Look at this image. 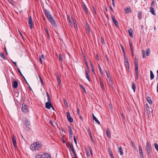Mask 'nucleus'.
<instances>
[{"label":"nucleus","mask_w":158,"mask_h":158,"mask_svg":"<svg viewBox=\"0 0 158 158\" xmlns=\"http://www.w3.org/2000/svg\"><path fill=\"white\" fill-rule=\"evenodd\" d=\"M131 143L132 144V145L133 148L135 149L136 148V147L135 144L134 142L133 141H131Z\"/></svg>","instance_id":"41"},{"label":"nucleus","mask_w":158,"mask_h":158,"mask_svg":"<svg viewBox=\"0 0 158 158\" xmlns=\"http://www.w3.org/2000/svg\"><path fill=\"white\" fill-rule=\"evenodd\" d=\"M58 57L60 60L62 61L63 60V56L61 54H59Z\"/></svg>","instance_id":"36"},{"label":"nucleus","mask_w":158,"mask_h":158,"mask_svg":"<svg viewBox=\"0 0 158 158\" xmlns=\"http://www.w3.org/2000/svg\"><path fill=\"white\" fill-rule=\"evenodd\" d=\"M139 78V73H135V79L136 80H138Z\"/></svg>","instance_id":"47"},{"label":"nucleus","mask_w":158,"mask_h":158,"mask_svg":"<svg viewBox=\"0 0 158 158\" xmlns=\"http://www.w3.org/2000/svg\"><path fill=\"white\" fill-rule=\"evenodd\" d=\"M147 100L149 104H152V102L151 100V98L150 97H147Z\"/></svg>","instance_id":"29"},{"label":"nucleus","mask_w":158,"mask_h":158,"mask_svg":"<svg viewBox=\"0 0 158 158\" xmlns=\"http://www.w3.org/2000/svg\"><path fill=\"white\" fill-rule=\"evenodd\" d=\"M0 56L2 58L3 60H6V58L5 56V55H4V54H3V53H2V52H1L0 53Z\"/></svg>","instance_id":"24"},{"label":"nucleus","mask_w":158,"mask_h":158,"mask_svg":"<svg viewBox=\"0 0 158 158\" xmlns=\"http://www.w3.org/2000/svg\"><path fill=\"white\" fill-rule=\"evenodd\" d=\"M86 129L87 130L88 133H89V135H91V133L89 128H86Z\"/></svg>","instance_id":"48"},{"label":"nucleus","mask_w":158,"mask_h":158,"mask_svg":"<svg viewBox=\"0 0 158 158\" xmlns=\"http://www.w3.org/2000/svg\"><path fill=\"white\" fill-rule=\"evenodd\" d=\"M72 20H73V23L74 24V23H76V21L75 20V19H73Z\"/></svg>","instance_id":"63"},{"label":"nucleus","mask_w":158,"mask_h":158,"mask_svg":"<svg viewBox=\"0 0 158 158\" xmlns=\"http://www.w3.org/2000/svg\"><path fill=\"white\" fill-rule=\"evenodd\" d=\"M125 13L126 14L129 13L131 12V9H130L129 8L127 7L125 9Z\"/></svg>","instance_id":"21"},{"label":"nucleus","mask_w":158,"mask_h":158,"mask_svg":"<svg viewBox=\"0 0 158 158\" xmlns=\"http://www.w3.org/2000/svg\"><path fill=\"white\" fill-rule=\"evenodd\" d=\"M142 12L140 11H139V12H138V18L139 19H140L142 18Z\"/></svg>","instance_id":"25"},{"label":"nucleus","mask_w":158,"mask_h":158,"mask_svg":"<svg viewBox=\"0 0 158 158\" xmlns=\"http://www.w3.org/2000/svg\"><path fill=\"white\" fill-rule=\"evenodd\" d=\"M151 146L150 144H149V142H147L146 144L145 149L146 151L147 152V153L149 155L150 154L151 152Z\"/></svg>","instance_id":"3"},{"label":"nucleus","mask_w":158,"mask_h":158,"mask_svg":"<svg viewBox=\"0 0 158 158\" xmlns=\"http://www.w3.org/2000/svg\"><path fill=\"white\" fill-rule=\"evenodd\" d=\"M64 102L65 105H67L68 103L67 102L66 100L65 99H64Z\"/></svg>","instance_id":"59"},{"label":"nucleus","mask_w":158,"mask_h":158,"mask_svg":"<svg viewBox=\"0 0 158 158\" xmlns=\"http://www.w3.org/2000/svg\"><path fill=\"white\" fill-rule=\"evenodd\" d=\"M150 79L152 80L154 78V74L151 70H150Z\"/></svg>","instance_id":"20"},{"label":"nucleus","mask_w":158,"mask_h":158,"mask_svg":"<svg viewBox=\"0 0 158 158\" xmlns=\"http://www.w3.org/2000/svg\"><path fill=\"white\" fill-rule=\"evenodd\" d=\"M124 60L125 63L126 62H128L127 58L126 57V56H124Z\"/></svg>","instance_id":"50"},{"label":"nucleus","mask_w":158,"mask_h":158,"mask_svg":"<svg viewBox=\"0 0 158 158\" xmlns=\"http://www.w3.org/2000/svg\"><path fill=\"white\" fill-rule=\"evenodd\" d=\"M106 76H107V77L108 78H109L110 77L109 74L106 71Z\"/></svg>","instance_id":"60"},{"label":"nucleus","mask_w":158,"mask_h":158,"mask_svg":"<svg viewBox=\"0 0 158 158\" xmlns=\"http://www.w3.org/2000/svg\"><path fill=\"white\" fill-rule=\"evenodd\" d=\"M101 86L102 87V89L104 90L105 89L104 84L102 81H101L100 82Z\"/></svg>","instance_id":"27"},{"label":"nucleus","mask_w":158,"mask_h":158,"mask_svg":"<svg viewBox=\"0 0 158 158\" xmlns=\"http://www.w3.org/2000/svg\"><path fill=\"white\" fill-rule=\"evenodd\" d=\"M93 118L99 125L100 124V122L98 121L96 117L94 116V114H92Z\"/></svg>","instance_id":"13"},{"label":"nucleus","mask_w":158,"mask_h":158,"mask_svg":"<svg viewBox=\"0 0 158 158\" xmlns=\"http://www.w3.org/2000/svg\"><path fill=\"white\" fill-rule=\"evenodd\" d=\"M155 4V1H153L151 3V5L152 6H153Z\"/></svg>","instance_id":"62"},{"label":"nucleus","mask_w":158,"mask_h":158,"mask_svg":"<svg viewBox=\"0 0 158 158\" xmlns=\"http://www.w3.org/2000/svg\"><path fill=\"white\" fill-rule=\"evenodd\" d=\"M98 69L99 70L100 72V73L102 74L103 73L102 70L101 68L100 67V66L99 64H98Z\"/></svg>","instance_id":"37"},{"label":"nucleus","mask_w":158,"mask_h":158,"mask_svg":"<svg viewBox=\"0 0 158 158\" xmlns=\"http://www.w3.org/2000/svg\"><path fill=\"white\" fill-rule=\"evenodd\" d=\"M150 12L153 15H155L156 14L155 12V10H154V9L152 7H151L150 8Z\"/></svg>","instance_id":"18"},{"label":"nucleus","mask_w":158,"mask_h":158,"mask_svg":"<svg viewBox=\"0 0 158 158\" xmlns=\"http://www.w3.org/2000/svg\"><path fill=\"white\" fill-rule=\"evenodd\" d=\"M35 158H51V156L48 153L40 152L35 155Z\"/></svg>","instance_id":"2"},{"label":"nucleus","mask_w":158,"mask_h":158,"mask_svg":"<svg viewBox=\"0 0 158 158\" xmlns=\"http://www.w3.org/2000/svg\"><path fill=\"white\" fill-rule=\"evenodd\" d=\"M48 101L45 103V107L48 109H50L51 106H52V104L51 103V101Z\"/></svg>","instance_id":"8"},{"label":"nucleus","mask_w":158,"mask_h":158,"mask_svg":"<svg viewBox=\"0 0 158 158\" xmlns=\"http://www.w3.org/2000/svg\"><path fill=\"white\" fill-rule=\"evenodd\" d=\"M143 57L144 58L145 57L146 52L145 51L143 50L142 51Z\"/></svg>","instance_id":"44"},{"label":"nucleus","mask_w":158,"mask_h":158,"mask_svg":"<svg viewBox=\"0 0 158 158\" xmlns=\"http://www.w3.org/2000/svg\"><path fill=\"white\" fill-rule=\"evenodd\" d=\"M66 115L67 118L69 122L70 123L73 122V119L71 117L70 114V113L69 112H67Z\"/></svg>","instance_id":"7"},{"label":"nucleus","mask_w":158,"mask_h":158,"mask_svg":"<svg viewBox=\"0 0 158 158\" xmlns=\"http://www.w3.org/2000/svg\"><path fill=\"white\" fill-rule=\"evenodd\" d=\"M42 58L44 60H45V56L44 55L42 54L41 56V58Z\"/></svg>","instance_id":"64"},{"label":"nucleus","mask_w":158,"mask_h":158,"mask_svg":"<svg viewBox=\"0 0 158 158\" xmlns=\"http://www.w3.org/2000/svg\"><path fill=\"white\" fill-rule=\"evenodd\" d=\"M80 87L82 88V89H83V91L85 92V93L86 91H85V88H84V87H83V85H80Z\"/></svg>","instance_id":"52"},{"label":"nucleus","mask_w":158,"mask_h":158,"mask_svg":"<svg viewBox=\"0 0 158 158\" xmlns=\"http://www.w3.org/2000/svg\"><path fill=\"white\" fill-rule=\"evenodd\" d=\"M28 106L26 105L24 103H23L22 108V110L25 113L28 112Z\"/></svg>","instance_id":"4"},{"label":"nucleus","mask_w":158,"mask_h":158,"mask_svg":"<svg viewBox=\"0 0 158 158\" xmlns=\"http://www.w3.org/2000/svg\"><path fill=\"white\" fill-rule=\"evenodd\" d=\"M129 44L130 46L131 51L133 50V48L132 43L131 42H129Z\"/></svg>","instance_id":"35"},{"label":"nucleus","mask_w":158,"mask_h":158,"mask_svg":"<svg viewBox=\"0 0 158 158\" xmlns=\"http://www.w3.org/2000/svg\"><path fill=\"white\" fill-rule=\"evenodd\" d=\"M56 76L57 77V80L58 81L59 84H60L61 83V81L60 77L58 76V74H56Z\"/></svg>","instance_id":"28"},{"label":"nucleus","mask_w":158,"mask_h":158,"mask_svg":"<svg viewBox=\"0 0 158 158\" xmlns=\"http://www.w3.org/2000/svg\"><path fill=\"white\" fill-rule=\"evenodd\" d=\"M139 151V155L141 157V158H144L143 155V150L140 151Z\"/></svg>","instance_id":"32"},{"label":"nucleus","mask_w":158,"mask_h":158,"mask_svg":"<svg viewBox=\"0 0 158 158\" xmlns=\"http://www.w3.org/2000/svg\"><path fill=\"white\" fill-rule=\"evenodd\" d=\"M24 123L27 127L30 126V122L26 118H25L24 119Z\"/></svg>","instance_id":"14"},{"label":"nucleus","mask_w":158,"mask_h":158,"mask_svg":"<svg viewBox=\"0 0 158 158\" xmlns=\"http://www.w3.org/2000/svg\"><path fill=\"white\" fill-rule=\"evenodd\" d=\"M67 19L68 20V21L70 25H71L72 24V22L71 21V19L70 17V16L69 15L67 16Z\"/></svg>","instance_id":"33"},{"label":"nucleus","mask_w":158,"mask_h":158,"mask_svg":"<svg viewBox=\"0 0 158 158\" xmlns=\"http://www.w3.org/2000/svg\"><path fill=\"white\" fill-rule=\"evenodd\" d=\"M77 112L79 115H80V110L79 108H77Z\"/></svg>","instance_id":"61"},{"label":"nucleus","mask_w":158,"mask_h":158,"mask_svg":"<svg viewBox=\"0 0 158 158\" xmlns=\"http://www.w3.org/2000/svg\"><path fill=\"white\" fill-rule=\"evenodd\" d=\"M71 150H72V152H73V154L74 156H75V155H76V153H75V151L74 148H73V149H71Z\"/></svg>","instance_id":"54"},{"label":"nucleus","mask_w":158,"mask_h":158,"mask_svg":"<svg viewBox=\"0 0 158 158\" xmlns=\"http://www.w3.org/2000/svg\"><path fill=\"white\" fill-rule=\"evenodd\" d=\"M74 27L75 29L76 30L78 28H77V23H74Z\"/></svg>","instance_id":"58"},{"label":"nucleus","mask_w":158,"mask_h":158,"mask_svg":"<svg viewBox=\"0 0 158 158\" xmlns=\"http://www.w3.org/2000/svg\"><path fill=\"white\" fill-rule=\"evenodd\" d=\"M93 10H94V11H93L94 13L95 14H97V12H96V10L95 8L94 7H93Z\"/></svg>","instance_id":"57"},{"label":"nucleus","mask_w":158,"mask_h":158,"mask_svg":"<svg viewBox=\"0 0 158 158\" xmlns=\"http://www.w3.org/2000/svg\"><path fill=\"white\" fill-rule=\"evenodd\" d=\"M44 30L46 32L47 34V35L48 36V37H49V33H48V31L47 29V28H46L45 27H44Z\"/></svg>","instance_id":"46"},{"label":"nucleus","mask_w":158,"mask_h":158,"mask_svg":"<svg viewBox=\"0 0 158 158\" xmlns=\"http://www.w3.org/2000/svg\"><path fill=\"white\" fill-rule=\"evenodd\" d=\"M87 29L89 32H90V29L88 25H86Z\"/></svg>","instance_id":"49"},{"label":"nucleus","mask_w":158,"mask_h":158,"mask_svg":"<svg viewBox=\"0 0 158 158\" xmlns=\"http://www.w3.org/2000/svg\"><path fill=\"white\" fill-rule=\"evenodd\" d=\"M132 88L133 89L134 92H135V84L134 82H132Z\"/></svg>","instance_id":"23"},{"label":"nucleus","mask_w":158,"mask_h":158,"mask_svg":"<svg viewBox=\"0 0 158 158\" xmlns=\"http://www.w3.org/2000/svg\"><path fill=\"white\" fill-rule=\"evenodd\" d=\"M106 133L108 137L110 138L111 136V135L109 128H106Z\"/></svg>","instance_id":"15"},{"label":"nucleus","mask_w":158,"mask_h":158,"mask_svg":"<svg viewBox=\"0 0 158 158\" xmlns=\"http://www.w3.org/2000/svg\"><path fill=\"white\" fill-rule=\"evenodd\" d=\"M89 136H90V137L91 138L92 142L93 143H94V139H93V137H92V136L91 134V135H89Z\"/></svg>","instance_id":"51"},{"label":"nucleus","mask_w":158,"mask_h":158,"mask_svg":"<svg viewBox=\"0 0 158 158\" xmlns=\"http://www.w3.org/2000/svg\"><path fill=\"white\" fill-rule=\"evenodd\" d=\"M46 94H47V98H48V101H50V98L49 95V94L47 92L46 93Z\"/></svg>","instance_id":"45"},{"label":"nucleus","mask_w":158,"mask_h":158,"mask_svg":"<svg viewBox=\"0 0 158 158\" xmlns=\"http://www.w3.org/2000/svg\"><path fill=\"white\" fill-rule=\"evenodd\" d=\"M53 17L52 16V15L50 14V15H49L48 17H47V19H48V20H49V19H50V18H52Z\"/></svg>","instance_id":"53"},{"label":"nucleus","mask_w":158,"mask_h":158,"mask_svg":"<svg viewBox=\"0 0 158 158\" xmlns=\"http://www.w3.org/2000/svg\"><path fill=\"white\" fill-rule=\"evenodd\" d=\"M154 146L156 150L158 152V145L156 143H154Z\"/></svg>","instance_id":"39"},{"label":"nucleus","mask_w":158,"mask_h":158,"mask_svg":"<svg viewBox=\"0 0 158 158\" xmlns=\"http://www.w3.org/2000/svg\"><path fill=\"white\" fill-rule=\"evenodd\" d=\"M121 48H122V50L123 52V53L124 56H126V55L125 52V51H124V48L121 45Z\"/></svg>","instance_id":"42"},{"label":"nucleus","mask_w":158,"mask_h":158,"mask_svg":"<svg viewBox=\"0 0 158 158\" xmlns=\"http://www.w3.org/2000/svg\"><path fill=\"white\" fill-rule=\"evenodd\" d=\"M118 148V149L119 152L120 153V154L121 156H122L123 154V150L122 149V147L120 146L119 148Z\"/></svg>","instance_id":"19"},{"label":"nucleus","mask_w":158,"mask_h":158,"mask_svg":"<svg viewBox=\"0 0 158 158\" xmlns=\"http://www.w3.org/2000/svg\"><path fill=\"white\" fill-rule=\"evenodd\" d=\"M112 20L113 23L116 26V27H118V21L116 20L114 16H113L112 17Z\"/></svg>","instance_id":"10"},{"label":"nucleus","mask_w":158,"mask_h":158,"mask_svg":"<svg viewBox=\"0 0 158 158\" xmlns=\"http://www.w3.org/2000/svg\"><path fill=\"white\" fill-rule=\"evenodd\" d=\"M28 23L30 26V28L31 29H32L33 28L32 25L33 22L32 18L31 16L29 17Z\"/></svg>","instance_id":"9"},{"label":"nucleus","mask_w":158,"mask_h":158,"mask_svg":"<svg viewBox=\"0 0 158 158\" xmlns=\"http://www.w3.org/2000/svg\"><path fill=\"white\" fill-rule=\"evenodd\" d=\"M90 66H91L92 72H93L94 73L95 71H94V67L93 66L91 62H90Z\"/></svg>","instance_id":"31"},{"label":"nucleus","mask_w":158,"mask_h":158,"mask_svg":"<svg viewBox=\"0 0 158 158\" xmlns=\"http://www.w3.org/2000/svg\"><path fill=\"white\" fill-rule=\"evenodd\" d=\"M69 146L70 149H71L74 148L73 146V144L72 143H69Z\"/></svg>","instance_id":"43"},{"label":"nucleus","mask_w":158,"mask_h":158,"mask_svg":"<svg viewBox=\"0 0 158 158\" xmlns=\"http://www.w3.org/2000/svg\"><path fill=\"white\" fill-rule=\"evenodd\" d=\"M71 150H72V152H73V154L74 156H75V155H76V153H75V151L74 148H73V149H71Z\"/></svg>","instance_id":"55"},{"label":"nucleus","mask_w":158,"mask_h":158,"mask_svg":"<svg viewBox=\"0 0 158 158\" xmlns=\"http://www.w3.org/2000/svg\"><path fill=\"white\" fill-rule=\"evenodd\" d=\"M51 23V24L53 25L55 27H57V25L53 17L50 19L48 20Z\"/></svg>","instance_id":"5"},{"label":"nucleus","mask_w":158,"mask_h":158,"mask_svg":"<svg viewBox=\"0 0 158 158\" xmlns=\"http://www.w3.org/2000/svg\"><path fill=\"white\" fill-rule=\"evenodd\" d=\"M135 73H138V63H135Z\"/></svg>","instance_id":"17"},{"label":"nucleus","mask_w":158,"mask_h":158,"mask_svg":"<svg viewBox=\"0 0 158 158\" xmlns=\"http://www.w3.org/2000/svg\"><path fill=\"white\" fill-rule=\"evenodd\" d=\"M68 127L69 131V134H73L72 130L71 127L70 126H68Z\"/></svg>","instance_id":"30"},{"label":"nucleus","mask_w":158,"mask_h":158,"mask_svg":"<svg viewBox=\"0 0 158 158\" xmlns=\"http://www.w3.org/2000/svg\"><path fill=\"white\" fill-rule=\"evenodd\" d=\"M83 9L85 10V12L86 13H87L88 12V9H87V8L86 7V6L85 5H84L83 6Z\"/></svg>","instance_id":"38"},{"label":"nucleus","mask_w":158,"mask_h":158,"mask_svg":"<svg viewBox=\"0 0 158 158\" xmlns=\"http://www.w3.org/2000/svg\"><path fill=\"white\" fill-rule=\"evenodd\" d=\"M125 65L127 68L128 69H129V63L128 62H126L125 63Z\"/></svg>","instance_id":"40"},{"label":"nucleus","mask_w":158,"mask_h":158,"mask_svg":"<svg viewBox=\"0 0 158 158\" xmlns=\"http://www.w3.org/2000/svg\"><path fill=\"white\" fill-rule=\"evenodd\" d=\"M89 150H90V154L91 155H93V151L92 149V148L91 147H89Z\"/></svg>","instance_id":"56"},{"label":"nucleus","mask_w":158,"mask_h":158,"mask_svg":"<svg viewBox=\"0 0 158 158\" xmlns=\"http://www.w3.org/2000/svg\"><path fill=\"white\" fill-rule=\"evenodd\" d=\"M12 86L13 88H16L18 87V83L16 81H14L12 83Z\"/></svg>","instance_id":"12"},{"label":"nucleus","mask_w":158,"mask_h":158,"mask_svg":"<svg viewBox=\"0 0 158 158\" xmlns=\"http://www.w3.org/2000/svg\"><path fill=\"white\" fill-rule=\"evenodd\" d=\"M108 152H109V154L110 155L111 157L113 156L112 152V151L111 150L110 148H108Z\"/></svg>","instance_id":"26"},{"label":"nucleus","mask_w":158,"mask_h":158,"mask_svg":"<svg viewBox=\"0 0 158 158\" xmlns=\"http://www.w3.org/2000/svg\"><path fill=\"white\" fill-rule=\"evenodd\" d=\"M44 13L46 17H48V16L50 14L49 11L46 9L44 10Z\"/></svg>","instance_id":"16"},{"label":"nucleus","mask_w":158,"mask_h":158,"mask_svg":"<svg viewBox=\"0 0 158 158\" xmlns=\"http://www.w3.org/2000/svg\"><path fill=\"white\" fill-rule=\"evenodd\" d=\"M12 141L14 147L16 148H17V142L16 139L14 135L12 136Z\"/></svg>","instance_id":"6"},{"label":"nucleus","mask_w":158,"mask_h":158,"mask_svg":"<svg viewBox=\"0 0 158 158\" xmlns=\"http://www.w3.org/2000/svg\"><path fill=\"white\" fill-rule=\"evenodd\" d=\"M89 70H88V71H87L86 70H85V76L86 78L87 79V80L89 81H90V79L89 78Z\"/></svg>","instance_id":"11"},{"label":"nucleus","mask_w":158,"mask_h":158,"mask_svg":"<svg viewBox=\"0 0 158 158\" xmlns=\"http://www.w3.org/2000/svg\"><path fill=\"white\" fill-rule=\"evenodd\" d=\"M42 146V144L40 141L34 142L31 145L30 148L33 151H39Z\"/></svg>","instance_id":"1"},{"label":"nucleus","mask_w":158,"mask_h":158,"mask_svg":"<svg viewBox=\"0 0 158 158\" xmlns=\"http://www.w3.org/2000/svg\"><path fill=\"white\" fill-rule=\"evenodd\" d=\"M150 50L149 48H148L146 50L147 55V56H148L150 55Z\"/></svg>","instance_id":"34"},{"label":"nucleus","mask_w":158,"mask_h":158,"mask_svg":"<svg viewBox=\"0 0 158 158\" xmlns=\"http://www.w3.org/2000/svg\"><path fill=\"white\" fill-rule=\"evenodd\" d=\"M128 32L129 35L131 37H133L132 30L131 29H129L128 30Z\"/></svg>","instance_id":"22"}]
</instances>
